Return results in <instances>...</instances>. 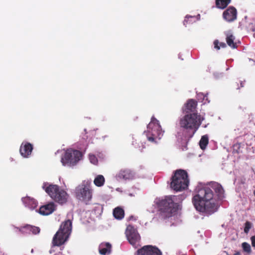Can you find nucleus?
Returning <instances> with one entry per match:
<instances>
[{
    "instance_id": "4468645a",
    "label": "nucleus",
    "mask_w": 255,
    "mask_h": 255,
    "mask_svg": "<svg viewBox=\"0 0 255 255\" xmlns=\"http://www.w3.org/2000/svg\"><path fill=\"white\" fill-rule=\"evenodd\" d=\"M33 147L28 142H22L20 146L19 152L22 156L28 158L31 155Z\"/></svg>"
},
{
    "instance_id": "6e6552de",
    "label": "nucleus",
    "mask_w": 255,
    "mask_h": 255,
    "mask_svg": "<svg viewBox=\"0 0 255 255\" xmlns=\"http://www.w3.org/2000/svg\"><path fill=\"white\" fill-rule=\"evenodd\" d=\"M83 154L81 151L72 148L67 149L65 151V165L73 167L81 160Z\"/></svg>"
},
{
    "instance_id": "6ab92c4d",
    "label": "nucleus",
    "mask_w": 255,
    "mask_h": 255,
    "mask_svg": "<svg viewBox=\"0 0 255 255\" xmlns=\"http://www.w3.org/2000/svg\"><path fill=\"white\" fill-rule=\"evenodd\" d=\"M197 105V102L193 99L189 100L185 105V111L188 113L193 112L195 111Z\"/></svg>"
},
{
    "instance_id": "f704fd0d",
    "label": "nucleus",
    "mask_w": 255,
    "mask_h": 255,
    "mask_svg": "<svg viewBox=\"0 0 255 255\" xmlns=\"http://www.w3.org/2000/svg\"><path fill=\"white\" fill-rule=\"evenodd\" d=\"M233 255H240V253L237 251Z\"/></svg>"
},
{
    "instance_id": "39448f33",
    "label": "nucleus",
    "mask_w": 255,
    "mask_h": 255,
    "mask_svg": "<svg viewBox=\"0 0 255 255\" xmlns=\"http://www.w3.org/2000/svg\"><path fill=\"white\" fill-rule=\"evenodd\" d=\"M147 138L152 142H155L156 138L160 139L164 132L159 121L154 117L151 118V121L147 126Z\"/></svg>"
},
{
    "instance_id": "473e14b6",
    "label": "nucleus",
    "mask_w": 255,
    "mask_h": 255,
    "mask_svg": "<svg viewBox=\"0 0 255 255\" xmlns=\"http://www.w3.org/2000/svg\"><path fill=\"white\" fill-rule=\"evenodd\" d=\"M251 241L252 247L255 248V235L251 237Z\"/></svg>"
},
{
    "instance_id": "4be33fe9",
    "label": "nucleus",
    "mask_w": 255,
    "mask_h": 255,
    "mask_svg": "<svg viewBox=\"0 0 255 255\" xmlns=\"http://www.w3.org/2000/svg\"><path fill=\"white\" fill-rule=\"evenodd\" d=\"M124 210L121 207H117L113 211L114 217L118 220H121L124 217Z\"/></svg>"
},
{
    "instance_id": "c9c22d12",
    "label": "nucleus",
    "mask_w": 255,
    "mask_h": 255,
    "mask_svg": "<svg viewBox=\"0 0 255 255\" xmlns=\"http://www.w3.org/2000/svg\"><path fill=\"white\" fill-rule=\"evenodd\" d=\"M64 194H65V196H66V195H67V193H66V192L65 191V192H64Z\"/></svg>"
},
{
    "instance_id": "e433bc0d",
    "label": "nucleus",
    "mask_w": 255,
    "mask_h": 255,
    "mask_svg": "<svg viewBox=\"0 0 255 255\" xmlns=\"http://www.w3.org/2000/svg\"><path fill=\"white\" fill-rule=\"evenodd\" d=\"M253 36H254V37L255 38V33H254Z\"/></svg>"
},
{
    "instance_id": "1a4fd4ad",
    "label": "nucleus",
    "mask_w": 255,
    "mask_h": 255,
    "mask_svg": "<svg viewBox=\"0 0 255 255\" xmlns=\"http://www.w3.org/2000/svg\"><path fill=\"white\" fill-rule=\"evenodd\" d=\"M125 234L129 243L133 246L136 247L140 240V236L136 229L129 225L127 226Z\"/></svg>"
},
{
    "instance_id": "ddd939ff",
    "label": "nucleus",
    "mask_w": 255,
    "mask_h": 255,
    "mask_svg": "<svg viewBox=\"0 0 255 255\" xmlns=\"http://www.w3.org/2000/svg\"><path fill=\"white\" fill-rule=\"evenodd\" d=\"M223 17L227 21L231 22L235 21L237 18V10L233 6H229L223 12Z\"/></svg>"
},
{
    "instance_id": "7c9ffc66",
    "label": "nucleus",
    "mask_w": 255,
    "mask_h": 255,
    "mask_svg": "<svg viewBox=\"0 0 255 255\" xmlns=\"http://www.w3.org/2000/svg\"><path fill=\"white\" fill-rule=\"evenodd\" d=\"M89 159L91 162L94 164H96L98 163V159L94 155H89Z\"/></svg>"
},
{
    "instance_id": "b1692460",
    "label": "nucleus",
    "mask_w": 255,
    "mask_h": 255,
    "mask_svg": "<svg viewBox=\"0 0 255 255\" xmlns=\"http://www.w3.org/2000/svg\"><path fill=\"white\" fill-rule=\"evenodd\" d=\"M105 178L102 175H98L94 179V183L98 187H101L104 184Z\"/></svg>"
},
{
    "instance_id": "f8f14e48",
    "label": "nucleus",
    "mask_w": 255,
    "mask_h": 255,
    "mask_svg": "<svg viewBox=\"0 0 255 255\" xmlns=\"http://www.w3.org/2000/svg\"><path fill=\"white\" fill-rule=\"evenodd\" d=\"M63 223H62L59 230L54 236L52 244L53 247H59L64 244V227Z\"/></svg>"
},
{
    "instance_id": "20e7f679",
    "label": "nucleus",
    "mask_w": 255,
    "mask_h": 255,
    "mask_svg": "<svg viewBox=\"0 0 255 255\" xmlns=\"http://www.w3.org/2000/svg\"><path fill=\"white\" fill-rule=\"evenodd\" d=\"M187 172L183 169L174 171L170 183L171 188L176 191H181L186 189L189 184Z\"/></svg>"
},
{
    "instance_id": "393cba45",
    "label": "nucleus",
    "mask_w": 255,
    "mask_h": 255,
    "mask_svg": "<svg viewBox=\"0 0 255 255\" xmlns=\"http://www.w3.org/2000/svg\"><path fill=\"white\" fill-rule=\"evenodd\" d=\"M208 142L209 139L208 135H204L202 136L199 142L200 148L202 149H205L207 144H208Z\"/></svg>"
},
{
    "instance_id": "72a5a7b5",
    "label": "nucleus",
    "mask_w": 255,
    "mask_h": 255,
    "mask_svg": "<svg viewBox=\"0 0 255 255\" xmlns=\"http://www.w3.org/2000/svg\"><path fill=\"white\" fill-rule=\"evenodd\" d=\"M61 161L63 165H64V156H61Z\"/></svg>"
},
{
    "instance_id": "c756f323",
    "label": "nucleus",
    "mask_w": 255,
    "mask_h": 255,
    "mask_svg": "<svg viewBox=\"0 0 255 255\" xmlns=\"http://www.w3.org/2000/svg\"><path fill=\"white\" fill-rule=\"evenodd\" d=\"M252 227V224L249 221H247L245 224L244 232L248 234Z\"/></svg>"
},
{
    "instance_id": "dca6fc26",
    "label": "nucleus",
    "mask_w": 255,
    "mask_h": 255,
    "mask_svg": "<svg viewBox=\"0 0 255 255\" xmlns=\"http://www.w3.org/2000/svg\"><path fill=\"white\" fill-rule=\"evenodd\" d=\"M40 231V229L38 227L26 225L19 229V232L22 233H30L31 232L33 234H38Z\"/></svg>"
},
{
    "instance_id": "412c9836",
    "label": "nucleus",
    "mask_w": 255,
    "mask_h": 255,
    "mask_svg": "<svg viewBox=\"0 0 255 255\" xmlns=\"http://www.w3.org/2000/svg\"><path fill=\"white\" fill-rule=\"evenodd\" d=\"M235 39V37L233 35L230 33L226 34V42L227 44L232 48H236L237 47V44L234 42Z\"/></svg>"
},
{
    "instance_id": "f03ea898",
    "label": "nucleus",
    "mask_w": 255,
    "mask_h": 255,
    "mask_svg": "<svg viewBox=\"0 0 255 255\" xmlns=\"http://www.w3.org/2000/svg\"><path fill=\"white\" fill-rule=\"evenodd\" d=\"M177 201V197L174 195L166 196L162 198L156 199L155 203L158 210L166 218L171 217L177 212L179 205Z\"/></svg>"
},
{
    "instance_id": "9b49d317",
    "label": "nucleus",
    "mask_w": 255,
    "mask_h": 255,
    "mask_svg": "<svg viewBox=\"0 0 255 255\" xmlns=\"http://www.w3.org/2000/svg\"><path fill=\"white\" fill-rule=\"evenodd\" d=\"M134 173L128 168H123L116 174V178L117 180H129L134 178Z\"/></svg>"
},
{
    "instance_id": "5701e85b",
    "label": "nucleus",
    "mask_w": 255,
    "mask_h": 255,
    "mask_svg": "<svg viewBox=\"0 0 255 255\" xmlns=\"http://www.w3.org/2000/svg\"><path fill=\"white\" fill-rule=\"evenodd\" d=\"M231 0H216V5L218 8L224 9L230 3Z\"/></svg>"
},
{
    "instance_id": "7ed1b4c3",
    "label": "nucleus",
    "mask_w": 255,
    "mask_h": 255,
    "mask_svg": "<svg viewBox=\"0 0 255 255\" xmlns=\"http://www.w3.org/2000/svg\"><path fill=\"white\" fill-rule=\"evenodd\" d=\"M204 118L197 113L189 114L185 115L180 120L179 124L181 128L191 132L189 136L191 137L198 130L202 124Z\"/></svg>"
},
{
    "instance_id": "2eb2a0df",
    "label": "nucleus",
    "mask_w": 255,
    "mask_h": 255,
    "mask_svg": "<svg viewBox=\"0 0 255 255\" xmlns=\"http://www.w3.org/2000/svg\"><path fill=\"white\" fill-rule=\"evenodd\" d=\"M55 205L53 202H50L40 207L39 213L42 215H49L52 214L55 210Z\"/></svg>"
},
{
    "instance_id": "2f4dec72",
    "label": "nucleus",
    "mask_w": 255,
    "mask_h": 255,
    "mask_svg": "<svg viewBox=\"0 0 255 255\" xmlns=\"http://www.w3.org/2000/svg\"><path fill=\"white\" fill-rule=\"evenodd\" d=\"M248 29L251 31H255V25L253 23H250L248 26Z\"/></svg>"
},
{
    "instance_id": "aec40b11",
    "label": "nucleus",
    "mask_w": 255,
    "mask_h": 255,
    "mask_svg": "<svg viewBox=\"0 0 255 255\" xmlns=\"http://www.w3.org/2000/svg\"><path fill=\"white\" fill-rule=\"evenodd\" d=\"M72 229V222L71 220L65 221V243L68 240Z\"/></svg>"
},
{
    "instance_id": "c85d7f7f",
    "label": "nucleus",
    "mask_w": 255,
    "mask_h": 255,
    "mask_svg": "<svg viewBox=\"0 0 255 255\" xmlns=\"http://www.w3.org/2000/svg\"><path fill=\"white\" fill-rule=\"evenodd\" d=\"M245 81H239V82H236L235 84H234L233 86L234 87L239 90L241 88L244 87L245 85Z\"/></svg>"
},
{
    "instance_id": "0eeeda50",
    "label": "nucleus",
    "mask_w": 255,
    "mask_h": 255,
    "mask_svg": "<svg viewBox=\"0 0 255 255\" xmlns=\"http://www.w3.org/2000/svg\"><path fill=\"white\" fill-rule=\"evenodd\" d=\"M42 188L55 202L61 204L64 203V191L60 190L58 185L45 182L43 183Z\"/></svg>"
},
{
    "instance_id": "4c0bfd02",
    "label": "nucleus",
    "mask_w": 255,
    "mask_h": 255,
    "mask_svg": "<svg viewBox=\"0 0 255 255\" xmlns=\"http://www.w3.org/2000/svg\"><path fill=\"white\" fill-rule=\"evenodd\" d=\"M254 195H255V190H254Z\"/></svg>"
},
{
    "instance_id": "a211bd4d",
    "label": "nucleus",
    "mask_w": 255,
    "mask_h": 255,
    "mask_svg": "<svg viewBox=\"0 0 255 255\" xmlns=\"http://www.w3.org/2000/svg\"><path fill=\"white\" fill-rule=\"evenodd\" d=\"M111 245L109 243H101L99 247V251L100 254L106 255L110 254L111 251Z\"/></svg>"
},
{
    "instance_id": "cd10ccee",
    "label": "nucleus",
    "mask_w": 255,
    "mask_h": 255,
    "mask_svg": "<svg viewBox=\"0 0 255 255\" xmlns=\"http://www.w3.org/2000/svg\"><path fill=\"white\" fill-rule=\"evenodd\" d=\"M214 47L218 50H219L220 49L221 47L222 48H225L226 47V44L225 43L220 42L219 43L218 40H215L214 41Z\"/></svg>"
},
{
    "instance_id": "a878e982",
    "label": "nucleus",
    "mask_w": 255,
    "mask_h": 255,
    "mask_svg": "<svg viewBox=\"0 0 255 255\" xmlns=\"http://www.w3.org/2000/svg\"><path fill=\"white\" fill-rule=\"evenodd\" d=\"M242 247L243 248V251L246 252L248 254H250L252 252L251 247L250 245L247 243L244 242L242 244Z\"/></svg>"
},
{
    "instance_id": "f3484780",
    "label": "nucleus",
    "mask_w": 255,
    "mask_h": 255,
    "mask_svg": "<svg viewBox=\"0 0 255 255\" xmlns=\"http://www.w3.org/2000/svg\"><path fill=\"white\" fill-rule=\"evenodd\" d=\"M22 201L24 204L30 209H33L37 207V203L33 198L25 197L22 198Z\"/></svg>"
},
{
    "instance_id": "f257e3e1",
    "label": "nucleus",
    "mask_w": 255,
    "mask_h": 255,
    "mask_svg": "<svg viewBox=\"0 0 255 255\" xmlns=\"http://www.w3.org/2000/svg\"><path fill=\"white\" fill-rule=\"evenodd\" d=\"M216 194L218 199L224 197V190L222 185L216 182L208 183L199 188L197 194L192 198L193 204L197 210L200 212L211 214L217 210Z\"/></svg>"
},
{
    "instance_id": "423d86ee",
    "label": "nucleus",
    "mask_w": 255,
    "mask_h": 255,
    "mask_svg": "<svg viewBox=\"0 0 255 255\" xmlns=\"http://www.w3.org/2000/svg\"><path fill=\"white\" fill-rule=\"evenodd\" d=\"M90 181L84 180L76 189V195L77 198L85 202L86 204L92 198V189L91 187Z\"/></svg>"
},
{
    "instance_id": "bb28decb",
    "label": "nucleus",
    "mask_w": 255,
    "mask_h": 255,
    "mask_svg": "<svg viewBox=\"0 0 255 255\" xmlns=\"http://www.w3.org/2000/svg\"><path fill=\"white\" fill-rule=\"evenodd\" d=\"M195 20V17L192 16H186L184 20V25L186 26L190 23H192Z\"/></svg>"
},
{
    "instance_id": "9d476101",
    "label": "nucleus",
    "mask_w": 255,
    "mask_h": 255,
    "mask_svg": "<svg viewBox=\"0 0 255 255\" xmlns=\"http://www.w3.org/2000/svg\"><path fill=\"white\" fill-rule=\"evenodd\" d=\"M138 255H162L161 251L156 246H144L137 251Z\"/></svg>"
}]
</instances>
